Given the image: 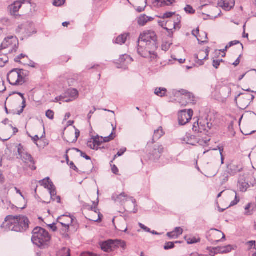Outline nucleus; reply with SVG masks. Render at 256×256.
<instances>
[{
	"instance_id": "obj_35",
	"label": "nucleus",
	"mask_w": 256,
	"mask_h": 256,
	"mask_svg": "<svg viewBox=\"0 0 256 256\" xmlns=\"http://www.w3.org/2000/svg\"><path fill=\"white\" fill-rule=\"evenodd\" d=\"M114 244L116 245V249L120 247L122 249L125 250L126 247V242L122 240H114Z\"/></svg>"
},
{
	"instance_id": "obj_40",
	"label": "nucleus",
	"mask_w": 256,
	"mask_h": 256,
	"mask_svg": "<svg viewBox=\"0 0 256 256\" xmlns=\"http://www.w3.org/2000/svg\"><path fill=\"white\" fill-rule=\"evenodd\" d=\"M127 60H129L130 61L133 60L132 58L130 56L126 54L120 56L119 58V62L120 63L124 62Z\"/></svg>"
},
{
	"instance_id": "obj_5",
	"label": "nucleus",
	"mask_w": 256,
	"mask_h": 256,
	"mask_svg": "<svg viewBox=\"0 0 256 256\" xmlns=\"http://www.w3.org/2000/svg\"><path fill=\"white\" fill-rule=\"evenodd\" d=\"M206 238L212 244H216L219 242L226 240V236L224 233L214 228H211L208 232H206Z\"/></svg>"
},
{
	"instance_id": "obj_16",
	"label": "nucleus",
	"mask_w": 256,
	"mask_h": 256,
	"mask_svg": "<svg viewBox=\"0 0 256 256\" xmlns=\"http://www.w3.org/2000/svg\"><path fill=\"white\" fill-rule=\"evenodd\" d=\"M20 68H15L12 70L7 74V80L10 84L14 83L18 77V72H20Z\"/></svg>"
},
{
	"instance_id": "obj_11",
	"label": "nucleus",
	"mask_w": 256,
	"mask_h": 256,
	"mask_svg": "<svg viewBox=\"0 0 256 256\" xmlns=\"http://www.w3.org/2000/svg\"><path fill=\"white\" fill-rule=\"evenodd\" d=\"M114 240L109 239L100 243L101 249L106 252H109L116 249Z\"/></svg>"
},
{
	"instance_id": "obj_10",
	"label": "nucleus",
	"mask_w": 256,
	"mask_h": 256,
	"mask_svg": "<svg viewBox=\"0 0 256 256\" xmlns=\"http://www.w3.org/2000/svg\"><path fill=\"white\" fill-rule=\"evenodd\" d=\"M100 136L98 134L96 136H92L91 138L87 142V146L92 150H98V146L100 147L103 143Z\"/></svg>"
},
{
	"instance_id": "obj_55",
	"label": "nucleus",
	"mask_w": 256,
	"mask_h": 256,
	"mask_svg": "<svg viewBox=\"0 0 256 256\" xmlns=\"http://www.w3.org/2000/svg\"><path fill=\"white\" fill-rule=\"evenodd\" d=\"M62 95H63V98H62V101L63 102H70L74 100V99L72 98H71L68 97V96H66L65 94H63Z\"/></svg>"
},
{
	"instance_id": "obj_45",
	"label": "nucleus",
	"mask_w": 256,
	"mask_h": 256,
	"mask_svg": "<svg viewBox=\"0 0 256 256\" xmlns=\"http://www.w3.org/2000/svg\"><path fill=\"white\" fill-rule=\"evenodd\" d=\"M234 192L236 193V196H235L234 199V200H232L230 202V206H228V207L226 208H228L230 207L233 206L237 204H238V202H240V198L238 196L237 193L234 190Z\"/></svg>"
},
{
	"instance_id": "obj_30",
	"label": "nucleus",
	"mask_w": 256,
	"mask_h": 256,
	"mask_svg": "<svg viewBox=\"0 0 256 256\" xmlns=\"http://www.w3.org/2000/svg\"><path fill=\"white\" fill-rule=\"evenodd\" d=\"M167 90L164 88H157L154 90V94L160 97H164L166 96Z\"/></svg>"
},
{
	"instance_id": "obj_48",
	"label": "nucleus",
	"mask_w": 256,
	"mask_h": 256,
	"mask_svg": "<svg viewBox=\"0 0 256 256\" xmlns=\"http://www.w3.org/2000/svg\"><path fill=\"white\" fill-rule=\"evenodd\" d=\"M28 56L26 54H21L14 58V61L16 62L22 64L20 60L22 58H28Z\"/></svg>"
},
{
	"instance_id": "obj_15",
	"label": "nucleus",
	"mask_w": 256,
	"mask_h": 256,
	"mask_svg": "<svg viewBox=\"0 0 256 256\" xmlns=\"http://www.w3.org/2000/svg\"><path fill=\"white\" fill-rule=\"evenodd\" d=\"M197 39L198 44L203 45L208 42V33H192Z\"/></svg>"
},
{
	"instance_id": "obj_46",
	"label": "nucleus",
	"mask_w": 256,
	"mask_h": 256,
	"mask_svg": "<svg viewBox=\"0 0 256 256\" xmlns=\"http://www.w3.org/2000/svg\"><path fill=\"white\" fill-rule=\"evenodd\" d=\"M184 11L188 14H194L196 10L190 5H186V7L184 8Z\"/></svg>"
},
{
	"instance_id": "obj_61",
	"label": "nucleus",
	"mask_w": 256,
	"mask_h": 256,
	"mask_svg": "<svg viewBox=\"0 0 256 256\" xmlns=\"http://www.w3.org/2000/svg\"><path fill=\"white\" fill-rule=\"evenodd\" d=\"M166 235L170 238L171 239L178 238V236H176L174 232H168L167 233Z\"/></svg>"
},
{
	"instance_id": "obj_18",
	"label": "nucleus",
	"mask_w": 256,
	"mask_h": 256,
	"mask_svg": "<svg viewBox=\"0 0 256 256\" xmlns=\"http://www.w3.org/2000/svg\"><path fill=\"white\" fill-rule=\"evenodd\" d=\"M220 4V6L225 10H230L234 7L235 0H222Z\"/></svg>"
},
{
	"instance_id": "obj_62",
	"label": "nucleus",
	"mask_w": 256,
	"mask_h": 256,
	"mask_svg": "<svg viewBox=\"0 0 256 256\" xmlns=\"http://www.w3.org/2000/svg\"><path fill=\"white\" fill-rule=\"evenodd\" d=\"M112 166V171L113 172V174H114L116 175H118V167L114 164Z\"/></svg>"
},
{
	"instance_id": "obj_17",
	"label": "nucleus",
	"mask_w": 256,
	"mask_h": 256,
	"mask_svg": "<svg viewBox=\"0 0 256 256\" xmlns=\"http://www.w3.org/2000/svg\"><path fill=\"white\" fill-rule=\"evenodd\" d=\"M70 218V223H65L64 222H62L60 220H58V222L60 224L62 225V228H65L67 226H70L71 228H74V232H75L77 230L78 228V225L77 224H74V221L76 222V218L73 216H71L70 214H69Z\"/></svg>"
},
{
	"instance_id": "obj_38",
	"label": "nucleus",
	"mask_w": 256,
	"mask_h": 256,
	"mask_svg": "<svg viewBox=\"0 0 256 256\" xmlns=\"http://www.w3.org/2000/svg\"><path fill=\"white\" fill-rule=\"evenodd\" d=\"M147 22V17L146 14L141 15L138 18V24L140 26H144Z\"/></svg>"
},
{
	"instance_id": "obj_22",
	"label": "nucleus",
	"mask_w": 256,
	"mask_h": 256,
	"mask_svg": "<svg viewBox=\"0 0 256 256\" xmlns=\"http://www.w3.org/2000/svg\"><path fill=\"white\" fill-rule=\"evenodd\" d=\"M64 94H66V96H68L74 100L78 96V92L75 88L68 89Z\"/></svg>"
},
{
	"instance_id": "obj_13",
	"label": "nucleus",
	"mask_w": 256,
	"mask_h": 256,
	"mask_svg": "<svg viewBox=\"0 0 256 256\" xmlns=\"http://www.w3.org/2000/svg\"><path fill=\"white\" fill-rule=\"evenodd\" d=\"M226 172L231 176H234L242 170V168L240 165L234 164L232 163L227 164Z\"/></svg>"
},
{
	"instance_id": "obj_28",
	"label": "nucleus",
	"mask_w": 256,
	"mask_h": 256,
	"mask_svg": "<svg viewBox=\"0 0 256 256\" xmlns=\"http://www.w3.org/2000/svg\"><path fill=\"white\" fill-rule=\"evenodd\" d=\"M18 72V77L17 78L16 80L15 81L14 83H11L10 82V84L14 86H17L19 85H22L24 83L26 82L24 80V77L22 76L20 72Z\"/></svg>"
},
{
	"instance_id": "obj_8",
	"label": "nucleus",
	"mask_w": 256,
	"mask_h": 256,
	"mask_svg": "<svg viewBox=\"0 0 256 256\" xmlns=\"http://www.w3.org/2000/svg\"><path fill=\"white\" fill-rule=\"evenodd\" d=\"M164 152V148L162 145L155 144L152 150L150 153V159L154 161L158 160Z\"/></svg>"
},
{
	"instance_id": "obj_54",
	"label": "nucleus",
	"mask_w": 256,
	"mask_h": 256,
	"mask_svg": "<svg viewBox=\"0 0 256 256\" xmlns=\"http://www.w3.org/2000/svg\"><path fill=\"white\" fill-rule=\"evenodd\" d=\"M56 222H53L52 224H47V226L50 228L54 232H56L58 230V227L56 226Z\"/></svg>"
},
{
	"instance_id": "obj_23",
	"label": "nucleus",
	"mask_w": 256,
	"mask_h": 256,
	"mask_svg": "<svg viewBox=\"0 0 256 256\" xmlns=\"http://www.w3.org/2000/svg\"><path fill=\"white\" fill-rule=\"evenodd\" d=\"M222 246L208 247L206 250H208L210 256H214L216 254H222Z\"/></svg>"
},
{
	"instance_id": "obj_43",
	"label": "nucleus",
	"mask_w": 256,
	"mask_h": 256,
	"mask_svg": "<svg viewBox=\"0 0 256 256\" xmlns=\"http://www.w3.org/2000/svg\"><path fill=\"white\" fill-rule=\"evenodd\" d=\"M174 242H166L164 246V248L165 250H168L174 248Z\"/></svg>"
},
{
	"instance_id": "obj_36",
	"label": "nucleus",
	"mask_w": 256,
	"mask_h": 256,
	"mask_svg": "<svg viewBox=\"0 0 256 256\" xmlns=\"http://www.w3.org/2000/svg\"><path fill=\"white\" fill-rule=\"evenodd\" d=\"M116 132H112V133L108 136L102 137L100 136V139L102 140L104 142H108L113 140L116 138Z\"/></svg>"
},
{
	"instance_id": "obj_64",
	"label": "nucleus",
	"mask_w": 256,
	"mask_h": 256,
	"mask_svg": "<svg viewBox=\"0 0 256 256\" xmlns=\"http://www.w3.org/2000/svg\"><path fill=\"white\" fill-rule=\"evenodd\" d=\"M80 156L86 160H91V157L87 155L84 152L82 151L80 153Z\"/></svg>"
},
{
	"instance_id": "obj_63",
	"label": "nucleus",
	"mask_w": 256,
	"mask_h": 256,
	"mask_svg": "<svg viewBox=\"0 0 256 256\" xmlns=\"http://www.w3.org/2000/svg\"><path fill=\"white\" fill-rule=\"evenodd\" d=\"M220 65V64L218 60H212V66L216 69H218Z\"/></svg>"
},
{
	"instance_id": "obj_32",
	"label": "nucleus",
	"mask_w": 256,
	"mask_h": 256,
	"mask_svg": "<svg viewBox=\"0 0 256 256\" xmlns=\"http://www.w3.org/2000/svg\"><path fill=\"white\" fill-rule=\"evenodd\" d=\"M52 184H51L50 188H49V192L50 195V199L52 201L56 200V188L55 186L54 185V183H52Z\"/></svg>"
},
{
	"instance_id": "obj_26",
	"label": "nucleus",
	"mask_w": 256,
	"mask_h": 256,
	"mask_svg": "<svg viewBox=\"0 0 256 256\" xmlns=\"http://www.w3.org/2000/svg\"><path fill=\"white\" fill-rule=\"evenodd\" d=\"M20 158L24 162H26V161H28L33 164H36V162L34 160V158L32 155L28 152L24 153Z\"/></svg>"
},
{
	"instance_id": "obj_2",
	"label": "nucleus",
	"mask_w": 256,
	"mask_h": 256,
	"mask_svg": "<svg viewBox=\"0 0 256 256\" xmlns=\"http://www.w3.org/2000/svg\"><path fill=\"white\" fill-rule=\"evenodd\" d=\"M32 242L40 248H43L48 245L52 238L48 231L40 226L35 227L32 231Z\"/></svg>"
},
{
	"instance_id": "obj_51",
	"label": "nucleus",
	"mask_w": 256,
	"mask_h": 256,
	"mask_svg": "<svg viewBox=\"0 0 256 256\" xmlns=\"http://www.w3.org/2000/svg\"><path fill=\"white\" fill-rule=\"evenodd\" d=\"M126 150V148H121L120 150L118 152H117V154L114 156V158L111 161V162H113V160L118 156H122L124 153L125 152Z\"/></svg>"
},
{
	"instance_id": "obj_44",
	"label": "nucleus",
	"mask_w": 256,
	"mask_h": 256,
	"mask_svg": "<svg viewBox=\"0 0 256 256\" xmlns=\"http://www.w3.org/2000/svg\"><path fill=\"white\" fill-rule=\"evenodd\" d=\"M240 44L242 50H243L244 49L243 44H241L240 41L236 40L231 41L230 42H228V44L226 46V48H230L234 46H235L236 44Z\"/></svg>"
},
{
	"instance_id": "obj_7",
	"label": "nucleus",
	"mask_w": 256,
	"mask_h": 256,
	"mask_svg": "<svg viewBox=\"0 0 256 256\" xmlns=\"http://www.w3.org/2000/svg\"><path fill=\"white\" fill-rule=\"evenodd\" d=\"M192 129L195 132H198V134L204 132L206 136L208 137L210 136V133L206 128V121H200V120H196L193 124Z\"/></svg>"
},
{
	"instance_id": "obj_47",
	"label": "nucleus",
	"mask_w": 256,
	"mask_h": 256,
	"mask_svg": "<svg viewBox=\"0 0 256 256\" xmlns=\"http://www.w3.org/2000/svg\"><path fill=\"white\" fill-rule=\"evenodd\" d=\"M54 112L51 110H48L46 112V116L50 120H52L54 118Z\"/></svg>"
},
{
	"instance_id": "obj_27",
	"label": "nucleus",
	"mask_w": 256,
	"mask_h": 256,
	"mask_svg": "<svg viewBox=\"0 0 256 256\" xmlns=\"http://www.w3.org/2000/svg\"><path fill=\"white\" fill-rule=\"evenodd\" d=\"M237 246L236 245L228 244L226 246H222V254H228L233 250L236 249Z\"/></svg>"
},
{
	"instance_id": "obj_50",
	"label": "nucleus",
	"mask_w": 256,
	"mask_h": 256,
	"mask_svg": "<svg viewBox=\"0 0 256 256\" xmlns=\"http://www.w3.org/2000/svg\"><path fill=\"white\" fill-rule=\"evenodd\" d=\"M65 2L66 0H54L52 4L56 6H61Z\"/></svg>"
},
{
	"instance_id": "obj_21",
	"label": "nucleus",
	"mask_w": 256,
	"mask_h": 256,
	"mask_svg": "<svg viewBox=\"0 0 256 256\" xmlns=\"http://www.w3.org/2000/svg\"><path fill=\"white\" fill-rule=\"evenodd\" d=\"M164 134V132L162 127L160 126L156 130H155L154 132L152 142H154L155 140H158Z\"/></svg>"
},
{
	"instance_id": "obj_33",
	"label": "nucleus",
	"mask_w": 256,
	"mask_h": 256,
	"mask_svg": "<svg viewBox=\"0 0 256 256\" xmlns=\"http://www.w3.org/2000/svg\"><path fill=\"white\" fill-rule=\"evenodd\" d=\"M185 240L189 244H194L200 242V238L195 236H185Z\"/></svg>"
},
{
	"instance_id": "obj_34",
	"label": "nucleus",
	"mask_w": 256,
	"mask_h": 256,
	"mask_svg": "<svg viewBox=\"0 0 256 256\" xmlns=\"http://www.w3.org/2000/svg\"><path fill=\"white\" fill-rule=\"evenodd\" d=\"M154 1L156 2L160 3V6H163L164 5L170 6L175 2V0H154Z\"/></svg>"
},
{
	"instance_id": "obj_3",
	"label": "nucleus",
	"mask_w": 256,
	"mask_h": 256,
	"mask_svg": "<svg viewBox=\"0 0 256 256\" xmlns=\"http://www.w3.org/2000/svg\"><path fill=\"white\" fill-rule=\"evenodd\" d=\"M210 140V139L209 138H204L200 135L196 136L188 132H186L185 136L182 139V140L186 144L192 146H196L197 144H199L202 146L208 144Z\"/></svg>"
},
{
	"instance_id": "obj_19",
	"label": "nucleus",
	"mask_w": 256,
	"mask_h": 256,
	"mask_svg": "<svg viewBox=\"0 0 256 256\" xmlns=\"http://www.w3.org/2000/svg\"><path fill=\"white\" fill-rule=\"evenodd\" d=\"M130 33H122L116 38L113 40V42L120 45L124 44L130 36Z\"/></svg>"
},
{
	"instance_id": "obj_58",
	"label": "nucleus",
	"mask_w": 256,
	"mask_h": 256,
	"mask_svg": "<svg viewBox=\"0 0 256 256\" xmlns=\"http://www.w3.org/2000/svg\"><path fill=\"white\" fill-rule=\"evenodd\" d=\"M139 226L144 230L146 232H151V230L150 228L144 226V224L142 223L138 224Z\"/></svg>"
},
{
	"instance_id": "obj_6",
	"label": "nucleus",
	"mask_w": 256,
	"mask_h": 256,
	"mask_svg": "<svg viewBox=\"0 0 256 256\" xmlns=\"http://www.w3.org/2000/svg\"><path fill=\"white\" fill-rule=\"evenodd\" d=\"M194 112L192 109L181 110L178 114V120L180 125L184 126L192 120Z\"/></svg>"
},
{
	"instance_id": "obj_56",
	"label": "nucleus",
	"mask_w": 256,
	"mask_h": 256,
	"mask_svg": "<svg viewBox=\"0 0 256 256\" xmlns=\"http://www.w3.org/2000/svg\"><path fill=\"white\" fill-rule=\"evenodd\" d=\"M68 165L70 167L71 169H72L75 172H78L79 170L78 168L76 166L73 162H70V163H68Z\"/></svg>"
},
{
	"instance_id": "obj_39",
	"label": "nucleus",
	"mask_w": 256,
	"mask_h": 256,
	"mask_svg": "<svg viewBox=\"0 0 256 256\" xmlns=\"http://www.w3.org/2000/svg\"><path fill=\"white\" fill-rule=\"evenodd\" d=\"M2 56V57H0V67H4L5 64L8 62V58L6 54H4Z\"/></svg>"
},
{
	"instance_id": "obj_9",
	"label": "nucleus",
	"mask_w": 256,
	"mask_h": 256,
	"mask_svg": "<svg viewBox=\"0 0 256 256\" xmlns=\"http://www.w3.org/2000/svg\"><path fill=\"white\" fill-rule=\"evenodd\" d=\"M15 217L13 216H8L4 219V222L1 224V228L4 231H14V222Z\"/></svg>"
},
{
	"instance_id": "obj_52",
	"label": "nucleus",
	"mask_w": 256,
	"mask_h": 256,
	"mask_svg": "<svg viewBox=\"0 0 256 256\" xmlns=\"http://www.w3.org/2000/svg\"><path fill=\"white\" fill-rule=\"evenodd\" d=\"M61 256H70V250L66 248H63L62 250Z\"/></svg>"
},
{
	"instance_id": "obj_49",
	"label": "nucleus",
	"mask_w": 256,
	"mask_h": 256,
	"mask_svg": "<svg viewBox=\"0 0 256 256\" xmlns=\"http://www.w3.org/2000/svg\"><path fill=\"white\" fill-rule=\"evenodd\" d=\"M68 218H70L69 215L66 214H64L62 216H60L58 217V218L56 220V222H58V220H60L62 222H64L65 223H66L68 222V220L66 219H68Z\"/></svg>"
},
{
	"instance_id": "obj_59",
	"label": "nucleus",
	"mask_w": 256,
	"mask_h": 256,
	"mask_svg": "<svg viewBox=\"0 0 256 256\" xmlns=\"http://www.w3.org/2000/svg\"><path fill=\"white\" fill-rule=\"evenodd\" d=\"M174 233H176V236H178L182 234L183 230L180 227H176L175 228Z\"/></svg>"
},
{
	"instance_id": "obj_41",
	"label": "nucleus",
	"mask_w": 256,
	"mask_h": 256,
	"mask_svg": "<svg viewBox=\"0 0 256 256\" xmlns=\"http://www.w3.org/2000/svg\"><path fill=\"white\" fill-rule=\"evenodd\" d=\"M18 152L20 156H22V154L26 152L24 146L21 144H18Z\"/></svg>"
},
{
	"instance_id": "obj_1",
	"label": "nucleus",
	"mask_w": 256,
	"mask_h": 256,
	"mask_svg": "<svg viewBox=\"0 0 256 256\" xmlns=\"http://www.w3.org/2000/svg\"><path fill=\"white\" fill-rule=\"evenodd\" d=\"M138 43V53L144 58L150 57L156 59L158 56L156 52L158 48V36L156 33H140Z\"/></svg>"
},
{
	"instance_id": "obj_20",
	"label": "nucleus",
	"mask_w": 256,
	"mask_h": 256,
	"mask_svg": "<svg viewBox=\"0 0 256 256\" xmlns=\"http://www.w3.org/2000/svg\"><path fill=\"white\" fill-rule=\"evenodd\" d=\"M74 231V228H71V226H67L65 228H62L60 230V234L62 236V238L66 240H68L70 239V230Z\"/></svg>"
},
{
	"instance_id": "obj_42",
	"label": "nucleus",
	"mask_w": 256,
	"mask_h": 256,
	"mask_svg": "<svg viewBox=\"0 0 256 256\" xmlns=\"http://www.w3.org/2000/svg\"><path fill=\"white\" fill-rule=\"evenodd\" d=\"M184 98L188 100V102L192 103L194 101V96L190 92L186 94V95L184 96Z\"/></svg>"
},
{
	"instance_id": "obj_37",
	"label": "nucleus",
	"mask_w": 256,
	"mask_h": 256,
	"mask_svg": "<svg viewBox=\"0 0 256 256\" xmlns=\"http://www.w3.org/2000/svg\"><path fill=\"white\" fill-rule=\"evenodd\" d=\"M172 44V42L171 41H164L162 45V50L164 51H168L170 46Z\"/></svg>"
},
{
	"instance_id": "obj_12",
	"label": "nucleus",
	"mask_w": 256,
	"mask_h": 256,
	"mask_svg": "<svg viewBox=\"0 0 256 256\" xmlns=\"http://www.w3.org/2000/svg\"><path fill=\"white\" fill-rule=\"evenodd\" d=\"M6 40V42H5L6 48H7L8 46L14 44V48L11 50H9V53H12L13 52H16L18 48V41L16 36H9L5 38L4 40Z\"/></svg>"
},
{
	"instance_id": "obj_25",
	"label": "nucleus",
	"mask_w": 256,
	"mask_h": 256,
	"mask_svg": "<svg viewBox=\"0 0 256 256\" xmlns=\"http://www.w3.org/2000/svg\"><path fill=\"white\" fill-rule=\"evenodd\" d=\"M39 183L42 186H44V188L49 190L50 188L52 183H53L49 177H46L45 178L39 181Z\"/></svg>"
},
{
	"instance_id": "obj_53",
	"label": "nucleus",
	"mask_w": 256,
	"mask_h": 256,
	"mask_svg": "<svg viewBox=\"0 0 256 256\" xmlns=\"http://www.w3.org/2000/svg\"><path fill=\"white\" fill-rule=\"evenodd\" d=\"M174 14H175V12H166V13H164L163 14L162 18H170L172 16H174Z\"/></svg>"
},
{
	"instance_id": "obj_4",
	"label": "nucleus",
	"mask_w": 256,
	"mask_h": 256,
	"mask_svg": "<svg viewBox=\"0 0 256 256\" xmlns=\"http://www.w3.org/2000/svg\"><path fill=\"white\" fill-rule=\"evenodd\" d=\"M14 231L22 232L26 231L29 228L30 220L28 217L23 215L15 216Z\"/></svg>"
},
{
	"instance_id": "obj_57",
	"label": "nucleus",
	"mask_w": 256,
	"mask_h": 256,
	"mask_svg": "<svg viewBox=\"0 0 256 256\" xmlns=\"http://www.w3.org/2000/svg\"><path fill=\"white\" fill-rule=\"evenodd\" d=\"M256 242L255 240H250L247 242L246 244L249 246L250 247V248H251L254 246V248L256 250Z\"/></svg>"
},
{
	"instance_id": "obj_14",
	"label": "nucleus",
	"mask_w": 256,
	"mask_h": 256,
	"mask_svg": "<svg viewBox=\"0 0 256 256\" xmlns=\"http://www.w3.org/2000/svg\"><path fill=\"white\" fill-rule=\"evenodd\" d=\"M24 0H18L14 2L13 4L9 6L8 9L10 10L11 15L18 16L20 8H21L22 4L25 2Z\"/></svg>"
},
{
	"instance_id": "obj_29",
	"label": "nucleus",
	"mask_w": 256,
	"mask_h": 256,
	"mask_svg": "<svg viewBox=\"0 0 256 256\" xmlns=\"http://www.w3.org/2000/svg\"><path fill=\"white\" fill-rule=\"evenodd\" d=\"M240 191L246 192L249 187V184L244 180L240 179L238 181Z\"/></svg>"
},
{
	"instance_id": "obj_60",
	"label": "nucleus",
	"mask_w": 256,
	"mask_h": 256,
	"mask_svg": "<svg viewBox=\"0 0 256 256\" xmlns=\"http://www.w3.org/2000/svg\"><path fill=\"white\" fill-rule=\"evenodd\" d=\"M145 2H146V5L144 7L138 6L136 8V10L137 12H144L145 10V8L146 6V4H147V0H145Z\"/></svg>"
},
{
	"instance_id": "obj_24",
	"label": "nucleus",
	"mask_w": 256,
	"mask_h": 256,
	"mask_svg": "<svg viewBox=\"0 0 256 256\" xmlns=\"http://www.w3.org/2000/svg\"><path fill=\"white\" fill-rule=\"evenodd\" d=\"M246 215H252L253 212L256 210V204L254 203H248L245 207Z\"/></svg>"
},
{
	"instance_id": "obj_31",
	"label": "nucleus",
	"mask_w": 256,
	"mask_h": 256,
	"mask_svg": "<svg viewBox=\"0 0 256 256\" xmlns=\"http://www.w3.org/2000/svg\"><path fill=\"white\" fill-rule=\"evenodd\" d=\"M126 196V195L124 192H122L120 194L118 195L113 194L112 196V199L116 202H122L124 201V198Z\"/></svg>"
}]
</instances>
